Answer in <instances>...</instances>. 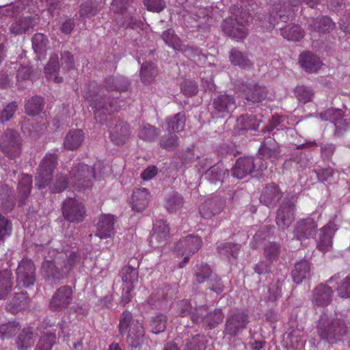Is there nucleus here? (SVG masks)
Segmentation results:
<instances>
[{
  "instance_id": "obj_1",
  "label": "nucleus",
  "mask_w": 350,
  "mask_h": 350,
  "mask_svg": "<svg viewBox=\"0 0 350 350\" xmlns=\"http://www.w3.org/2000/svg\"><path fill=\"white\" fill-rule=\"evenodd\" d=\"M80 260L81 255L76 251L60 252L53 260H44L42 262V275L48 280L59 282L68 276Z\"/></svg>"
},
{
  "instance_id": "obj_2",
  "label": "nucleus",
  "mask_w": 350,
  "mask_h": 350,
  "mask_svg": "<svg viewBox=\"0 0 350 350\" xmlns=\"http://www.w3.org/2000/svg\"><path fill=\"white\" fill-rule=\"evenodd\" d=\"M57 157L56 154H46L40 163L36 175V185L38 188L49 187L53 193L64 191L67 187L66 178L62 174L57 175L52 179V174L56 167Z\"/></svg>"
},
{
  "instance_id": "obj_3",
  "label": "nucleus",
  "mask_w": 350,
  "mask_h": 350,
  "mask_svg": "<svg viewBox=\"0 0 350 350\" xmlns=\"http://www.w3.org/2000/svg\"><path fill=\"white\" fill-rule=\"evenodd\" d=\"M317 328L319 336L329 344L341 340L348 331L347 324L342 319L329 318L326 315L321 316Z\"/></svg>"
},
{
  "instance_id": "obj_4",
  "label": "nucleus",
  "mask_w": 350,
  "mask_h": 350,
  "mask_svg": "<svg viewBox=\"0 0 350 350\" xmlns=\"http://www.w3.org/2000/svg\"><path fill=\"white\" fill-rule=\"evenodd\" d=\"M118 327L121 335L126 334L127 342L132 347L137 348L143 342L144 329L142 323L134 319L130 312L126 310L122 313Z\"/></svg>"
},
{
  "instance_id": "obj_5",
  "label": "nucleus",
  "mask_w": 350,
  "mask_h": 350,
  "mask_svg": "<svg viewBox=\"0 0 350 350\" xmlns=\"http://www.w3.org/2000/svg\"><path fill=\"white\" fill-rule=\"evenodd\" d=\"M83 98L88 100L94 109V118L98 123L103 124L111 119V113L117 110V107L111 102L107 105L105 98L90 89L83 92Z\"/></svg>"
},
{
  "instance_id": "obj_6",
  "label": "nucleus",
  "mask_w": 350,
  "mask_h": 350,
  "mask_svg": "<svg viewBox=\"0 0 350 350\" xmlns=\"http://www.w3.org/2000/svg\"><path fill=\"white\" fill-rule=\"evenodd\" d=\"M100 162L94 164V167H91L83 163H80L75 167L72 172L70 183L74 187L77 189H86L90 187L92 185V178H96L95 170L100 167Z\"/></svg>"
},
{
  "instance_id": "obj_7",
  "label": "nucleus",
  "mask_w": 350,
  "mask_h": 350,
  "mask_svg": "<svg viewBox=\"0 0 350 350\" xmlns=\"http://www.w3.org/2000/svg\"><path fill=\"white\" fill-rule=\"evenodd\" d=\"M21 138L19 133L12 129H7L0 139V149L10 159H15L21 152Z\"/></svg>"
},
{
  "instance_id": "obj_8",
  "label": "nucleus",
  "mask_w": 350,
  "mask_h": 350,
  "mask_svg": "<svg viewBox=\"0 0 350 350\" xmlns=\"http://www.w3.org/2000/svg\"><path fill=\"white\" fill-rule=\"evenodd\" d=\"M224 314L221 309L208 312L205 306L195 308L191 314L194 323H202L204 326L213 329L223 321Z\"/></svg>"
},
{
  "instance_id": "obj_9",
  "label": "nucleus",
  "mask_w": 350,
  "mask_h": 350,
  "mask_svg": "<svg viewBox=\"0 0 350 350\" xmlns=\"http://www.w3.org/2000/svg\"><path fill=\"white\" fill-rule=\"evenodd\" d=\"M202 245V240L199 237L187 235L180 239L175 246V252L184 256L183 261L179 264L183 268L189 261V257L197 252Z\"/></svg>"
},
{
  "instance_id": "obj_10",
  "label": "nucleus",
  "mask_w": 350,
  "mask_h": 350,
  "mask_svg": "<svg viewBox=\"0 0 350 350\" xmlns=\"http://www.w3.org/2000/svg\"><path fill=\"white\" fill-rule=\"evenodd\" d=\"M16 282L18 286L29 287L36 282V266L33 262L29 258H23L16 269Z\"/></svg>"
},
{
  "instance_id": "obj_11",
  "label": "nucleus",
  "mask_w": 350,
  "mask_h": 350,
  "mask_svg": "<svg viewBox=\"0 0 350 350\" xmlns=\"http://www.w3.org/2000/svg\"><path fill=\"white\" fill-rule=\"evenodd\" d=\"M73 294V290L70 286L64 285L58 288L50 300L49 309L56 312H61L67 309L72 303Z\"/></svg>"
},
{
  "instance_id": "obj_12",
  "label": "nucleus",
  "mask_w": 350,
  "mask_h": 350,
  "mask_svg": "<svg viewBox=\"0 0 350 350\" xmlns=\"http://www.w3.org/2000/svg\"><path fill=\"white\" fill-rule=\"evenodd\" d=\"M249 322V315L245 312L229 314L226 320L224 334L225 336L235 337L246 328Z\"/></svg>"
},
{
  "instance_id": "obj_13",
  "label": "nucleus",
  "mask_w": 350,
  "mask_h": 350,
  "mask_svg": "<svg viewBox=\"0 0 350 350\" xmlns=\"http://www.w3.org/2000/svg\"><path fill=\"white\" fill-rule=\"evenodd\" d=\"M237 108L234 98L229 94H219L213 98L211 113L217 118H224Z\"/></svg>"
},
{
  "instance_id": "obj_14",
  "label": "nucleus",
  "mask_w": 350,
  "mask_h": 350,
  "mask_svg": "<svg viewBox=\"0 0 350 350\" xmlns=\"http://www.w3.org/2000/svg\"><path fill=\"white\" fill-rule=\"evenodd\" d=\"M259 156L260 158L257 159V161L260 163L258 170L260 171L267 167V163H264L262 160L271 159L273 161L280 157V147L275 139L269 137L264 140L259 148Z\"/></svg>"
},
{
  "instance_id": "obj_15",
  "label": "nucleus",
  "mask_w": 350,
  "mask_h": 350,
  "mask_svg": "<svg viewBox=\"0 0 350 350\" xmlns=\"http://www.w3.org/2000/svg\"><path fill=\"white\" fill-rule=\"evenodd\" d=\"M62 211L64 218L70 222H81L85 215L84 206L72 198L68 199L64 202Z\"/></svg>"
},
{
  "instance_id": "obj_16",
  "label": "nucleus",
  "mask_w": 350,
  "mask_h": 350,
  "mask_svg": "<svg viewBox=\"0 0 350 350\" xmlns=\"http://www.w3.org/2000/svg\"><path fill=\"white\" fill-rule=\"evenodd\" d=\"M317 227V221L311 217L300 219L295 226L294 237L299 241L313 238L316 234Z\"/></svg>"
},
{
  "instance_id": "obj_17",
  "label": "nucleus",
  "mask_w": 350,
  "mask_h": 350,
  "mask_svg": "<svg viewBox=\"0 0 350 350\" xmlns=\"http://www.w3.org/2000/svg\"><path fill=\"white\" fill-rule=\"evenodd\" d=\"M225 206V201L219 197H214L205 200L200 206L201 216L204 219H211L219 214Z\"/></svg>"
},
{
  "instance_id": "obj_18",
  "label": "nucleus",
  "mask_w": 350,
  "mask_h": 350,
  "mask_svg": "<svg viewBox=\"0 0 350 350\" xmlns=\"http://www.w3.org/2000/svg\"><path fill=\"white\" fill-rule=\"evenodd\" d=\"M334 291L327 284H320L312 291V302L314 306L325 307L330 304Z\"/></svg>"
},
{
  "instance_id": "obj_19",
  "label": "nucleus",
  "mask_w": 350,
  "mask_h": 350,
  "mask_svg": "<svg viewBox=\"0 0 350 350\" xmlns=\"http://www.w3.org/2000/svg\"><path fill=\"white\" fill-rule=\"evenodd\" d=\"M295 205L291 202H283L278 210L276 223L282 230L288 228L295 219Z\"/></svg>"
},
{
  "instance_id": "obj_20",
  "label": "nucleus",
  "mask_w": 350,
  "mask_h": 350,
  "mask_svg": "<svg viewBox=\"0 0 350 350\" xmlns=\"http://www.w3.org/2000/svg\"><path fill=\"white\" fill-rule=\"evenodd\" d=\"M260 165L258 161H254L252 157L239 158L232 169V175L239 179L243 178L250 174Z\"/></svg>"
},
{
  "instance_id": "obj_21",
  "label": "nucleus",
  "mask_w": 350,
  "mask_h": 350,
  "mask_svg": "<svg viewBox=\"0 0 350 350\" xmlns=\"http://www.w3.org/2000/svg\"><path fill=\"white\" fill-rule=\"evenodd\" d=\"M223 30L229 36L237 39H243L247 35L245 25L240 23L237 18L230 17L223 23Z\"/></svg>"
},
{
  "instance_id": "obj_22",
  "label": "nucleus",
  "mask_w": 350,
  "mask_h": 350,
  "mask_svg": "<svg viewBox=\"0 0 350 350\" xmlns=\"http://www.w3.org/2000/svg\"><path fill=\"white\" fill-rule=\"evenodd\" d=\"M336 230V224L329 221L320 230V234L317 241V248L322 252H327L332 246V238Z\"/></svg>"
},
{
  "instance_id": "obj_23",
  "label": "nucleus",
  "mask_w": 350,
  "mask_h": 350,
  "mask_svg": "<svg viewBox=\"0 0 350 350\" xmlns=\"http://www.w3.org/2000/svg\"><path fill=\"white\" fill-rule=\"evenodd\" d=\"M282 196V192L278 186L274 183H270L263 189L260 201L268 207H273L281 199Z\"/></svg>"
},
{
  "instance_id": "obj_24",
  "label": "nucleus",
  "mask_w": 350,
  "mask_h": 350,
  "mask_svg": "<svg viewBox=\"0 0 350 350\" xmlns=\"http://www.w3.org/2000/svg\"><path fill=\"white\" fill-rule=\"evenodd\" d=\"M114 234V217L112 215H102L96 226V235L100 239H107Z\"/></svg>"
},
{
  "instance_id": "obj_25",
  "label": "nucleus",
  "mask_w": 350,
  "mask_h": 350,
  "mask_svg": "<svg viewBox=\"0 0 350 350\" xmlns=\"http://www.w3.org/2000/svg\"><path fill=\"white\" fill-rule=\"evenodd\" d=\"M10 23L9 32L14 35L25 33L35 25L34 18L31 16L12 18Z\"/></svg>"
},
{
  "instance_id": "obj_26",
  "label": "nucleus",
  "mask_w": 350,
  "mask_h": 350,
  "mask_svg": "<svg viewBox=\"0 0 350 350\" xmlns=\"http://www.w3.org/2000/svg\"><path fill=\"white\" fill-rule=\"evenodd\" d=\"M150 199V194L145 188L137 189L133 191L131 203L132 208L138 212L143 211L148 206Z\"/></svg>"
},
{
  "instance_id": "obj_27",
  "label": "nucleus",
  "mask_w": 350,
  "mask_h": 350,
  "mask_svg": "<svg viewBox=\"0 0 350 350\" xmlns=\"http://www.w3.org/2000/svg\"><path fill=\"white\" fill-rule=\"evenodd\" d=\"M130 134L129 126L123 121H118L110 131L111 139L116 145L124 144Z\"/></svg>"
},
{
  "instance_id": "obj_28",
  "label": "nucleus",
  "mask_w": 350,
  "mask_h": 350,
  "mask_svg": "<svg viewBox=\"0 0 350 350\" xmlns=\"http://www.w3.org/2000/svg\"><path fill=\"white\" fill-rule=\"evenodd\" d=\"M299 62L308 72H315L322 65L320 58L310 52L306 51L299 55Z\"/></svg>"
},
{
  "instance_id": "obj_29",
  "label": "nucleus",
  "mask_w": 350,
  "mask_h": 350,
  "mask_svg": "<svg viewBox=\"0 0 350 350\" xmlns=\"http://www.w3.org/2000/svg\"><path fill=\"white\" fill-rule=\"evenodd\" d=\"M310 263L308 260H301L296 262L291 272L293 282L298 284H301L304 280L310 278Z\"/></svg>"
},
{
  "instance_id": "obj_30",
  "label": "nucleus",
  "mask_w": 350,
  "mask_h": 350,
  "mask_svg": "<svg viewBox=\"0 0 350 350\" xmlns=\"http://www.w3.org/2000/svg\"><path fill=\"white\" fill-rule=\"evenodd\" d=\"M29 301L27 293H15L11 300L6 305V310L12 314H16L25 309Z\"/></svg>"
},
{
  "instance_id": "obj_31",
  "label": "nucleus",
  "mask_w": 350,
  "mask_h": 350,
  "mask_svg": "<svg viewBox=\"0 0 350 350\" xmlns=\"http://www.w3.org/2000/svg\"><path fill=\"white\" fill-rule=\"evenodd\" d=\"M186 118L184 113H178L172 117L165 119V129L170 133L182 131L185 126Z\"/></svg>"
},
{
  "instance_id": "obj_32",
  "label": "nucleus",
  "mask_w": 350,
  "mask_h": 350,
  "mask_svg": "<svg viewBox=\"0 0 350 350\" xmlns=\"http://www.w3.org/2000/svg\"><path fill=\"white\" fill-rule=\"evenodd\" d=\"M184 204L183 196L176 192L171 191L164 198V206L169 213H176L180 210Z\"/></svg>"
},
{
  "instance_id": "obj_33",
  "label": "nucleus",
  "mask_w": 350,
  "mask_h": 350,
  "mask_svg": "<svg viewBox=\"0 0 350 350\" xmlns=\"http://www.w3.org/2000/svg\"><path fill=\"white\" fill-rule=\"evenodd\" d=\"M84 139V133L80 129H72L66 135L64 146L69 150L77 149Z\"/></svg>"
},
{
  "instance_id": "obj_34",
  "label": "nucleus",
  "mask_w": 350,
  "mask_h": 350,
  "mask_svg": "<svg viewBox=\"0 0 350 350\" xmlns=\"http://www.w3.org/2000/svg\"><path fill=\"white\" fill-rule=\"evenodd\" d=\"M228 171L222 163H218L210 167L204 173V178L212 183L223 182Z\"/></svg>"
},
{
  "instance_id": "obj_35",
  "label": "nucleus",
  "mask_w": 350,
  "mask_h": 350,
  "mask_svg": "<svg viewBox=\"0 0 350 350\" xmlns=\"http://www.w3.org/2000/svg\"><path fill=\"white\" fill-rule=\"evenodd\" d=\"M59 69V57L57 54L51 55L49 63L44 68V73L48 80L53 81L57 83H60L63 81L61 77L56 75V73Z\"/></svg>"
},
{
  "instance_id": "obj_36",
  "label": "nucleus",
  "mask_w": 350,
  "mask_h": 350,
  "mask_svg": "<svg viewBox=\"0 0 350 350\" xmlns=\"http://www.w3.org/2000/svg\"><path fill=\"white\" fill-rule=\"evenodd\" d=\"M267 93L265 87L256 84H250L244 90L245 99L253 103L260 102L264 100L267 96Z\"/></svg>"
},
{
  "instance_id": "obj_37",
  "label": "nucleus",
  "mask_w": 350,
  "mask_h": 350,
  "mask_svg": "<svg viewBox=\"0 0 350 350\" xmlns=\"http://www.w3.org/2000/svg\"><path fill=\"white\" fill-rule=\"evenodd\" d=\"M13 277L11 271L5 269L0 271V300L4 299L13 288Z\"/></svg>"
},
{
  "instance_id": "obj_38",
  "label": "nucleus",
  "mask_w": 350,
  "mask_h": 350,
  "mask_svg": "<svg viewBox=\"0 0 350 350\" xmlns=\"http://www.w3.org/2000/svg\"><path fill=\"white\" fill-rule=\"evenodd\" d=\"M123 286L133 289L138 282V271L131 266H125L121 271Z\"/></svg>"
},
{
  "instance_id": "obj_39",
  "label": "nucleus",
  "mask_w": 350,
  "mask_h": 350,
  "mask_svg": "<svg viewBox=\"0 0 350 350\" xmlns=\"http://www.w3.org/2000/svg\"><path fill=\"white\" fill-rule=\"evenodd\" d=\"M34 343L33 332L31 328H25L18 334L16 340L18 350H27Z\"/></svg>"
},
{
  "instance_id": "obj_40",
  "label": "nucleus",
  "mask_w": 350,
  "mask_h": 350,
  "mask_svg": "<svg viewBox=\"0 0 350 350\" xmlns=\"http://www.w3.org/2000/svg\"><path fill=\"white\" fill-rule=\"evenodd\" d=\"M260 120H258L256 116L253 115H244L240 116L237 119V128L239 130L248 131V130H257Z\"/></svg>"
},
{
  "instance_id": "obj_41",
  "label": "nucleus",
  "mask_w": 350,
  "mask_h": 350,
  "mask_svg": "<svg viewBox=\"0 0 350 350\" xmlns=\"http://www.w3.org/2000/svg\"><path fill=\"white\" fill-rule=\"evenodd\" d=\"M206 340L204 335L196 334L185 339L182 346V350H205Z\"/></svg>"
},
{
  "instance_id": "obj_42",
  "label": "nucleus",
  "mask_w": 350,
  "mask_h": 350,
  "mask_svg": "<svg viewBox=\"0 0 350 350\" xmlns=\"http://www.w3.org/2000/svg\"><path fill=\"white\" fill-rule=\"evenodd\" d=\"M31 42L34 52L38 59H40L41 56L44 55L46 52L49 40L43 33H37L32 37Z\"/></svg>"
},
{
  "instance_id": "obj_43",
  "label": "nucleus",
  "mask_w": 350,
  "mask_h": 350,
  "mask_svg": "<svg viewBox=\"0 0 350 350\" xmlns=\"http://www.w3.org/2000/svg\"><path fill=\"white\" fill-rule=\"evenodd\" d=\"M101 9L97 1L87 0L81 4L79 10L81 17L90 18L95 16Z\"/></svg>"
},
{
  "instance_id": "obj_44",
  "label": "nucleus",
  "mask_w": 350,
  "mask_h": 350,
  "mask_svg": "<svg viewBox=\"0 0 350 350\" xmlns=\"http://www.w3.org/2000/svg\"><path fill=\"white\" fill-rule=\"evenodd\" d=\"M169 233L170 228L167 224L163 221H159L154 225L151 239L162 243L166 240Z\"/></svg>"
},
{
  "instance_id": "obj_45",
  "label": "nucleus",
  "mask_w": 350,
  "mask_h": 350,
  "mask_svg": "<svg viewBox=\"0 0 350 350\" xmlns=\"http://www.w3.org/2000/svg\"><path fill=\"white\" fill-rule=\"evenodd\" d=\"M229 58L232 64L238 66L242 68H249L252 65L248 57L236 49H232L230 51Z\"/></svg>"
},
{
  "instance_id": "obj_46",
  "label": "nucleus",
  "mask_w": 350,
  "mask_h": 350,
  "mask_svg": "<svg viewBox=\"0 0 350 350\" xmlns=\"http://www.w3.org/2000/svg\"><path fill=\"white\" fill-rule=\"evenodd\" d=\"M43 105L42 98L33 96L27 100L25 105V113L29 116H36L42 110Z\"/></svg>"
},
{
  "instance_id": "obj_47",
  "label": "nucleus",
  "mask_w": 350,
  "mask_h": 350,
  "mask_svg": "<svg viewBox=\"0 0 350 350\" xmlns=\"http://www.w3.org/2000/svg\"><path fill=\"white\" fill-rule=\"evenodd\" d=\"M310 26L318 32L325 33L332 29L334 24L329 17L322 16L314 19Z\"/></svg>"
},
{
  "instance_id": "obj_48",
  "label": "nucleus",
  "mask_w": 350,
  "mask_h": 350,
  "mask_svg": "<svg viewBox=\"0 0 350 350\" xmlns=\"http://www.w3.org/2000/svg\"><path fill=\"white\" fill-rule=\"evenodd\" d=\"M167 321V316L159 313L153 317L150 321L149 327L150 331L154 334H159L163 332L166 329V324Z\"/></svg>"
},
{
  "instance_id": "obj_49",
  "label": "nucleus",
  "mask_w": 350,
  "mask_h": 350,
  "mask_svg": "<svg viewBox=\"0 0 350 350\" xmlns=\"http://www.w3.org/2000/svg\"><path fill=\"white\" fill-rule=\"evenodd\" d=\"M282 36L292 41H298L304 36V31L299 25L286 26L281 29Z\"/></svg>"
},
{
  "instance_id": "obj_50",
  "label": "nucleus",
  "mask_w": 350,
  "mask_h": 350,
  "mask_svg": "<svg viewBox=\"0 0 350 350\" xmlns=\"http://www.w3.org/2000/svg\"><path fill=\"white\" fill-rule=\"evenodd\" d=\"M56 336L54 333L47 332L40 338L35 350H51L55 344Z\"/></svg>"
},
{
  "instance_id": "obj_51",
  "label": "nucleus",
  "mask_w": 350,
  "mask_h": 350,
  "mask_svg": "<svg viewBox=\"0 0 350 350\" xmlns=\"http://www.w3.org/2000/svg\"><path fill=\"white\" fill-rule=\"evenodd\" d=\"M162 39L169 46L173 48L174 50L178 51L180 49L181 40L175 34L174 31L169 29L162 33Z\"/></svg>"
},
{
  "instance_id": "obj_52",
  "label": "nucleus",
  "mask_w": 350,
  "mask_h": 350,
  "mask_svg": "<svg viewBox=\"0 0 350 350\" xmlns=\"http://www.w3.org/2000/svg\"><path fill=\"white\" fill-rule=\"evenodd\" d=\"M217 249L219 252L228 258L230 256L236 258L240 250L238 244H232L231 243H222L218 245Z\"/></svg>"
},
{
  "instance_id": "obj_53",
  "label": "nucleus",
  "mask_w": 350,
  "mask_h": 350,
  "mask_svg": "<svg viewBox=\"0 0 350 350\" xmlns=\"http://www.w3.org/2000/svg\"><path fill=\"white\" fill-rule=\"evenodd\" d=\"M294 92L297 99L303 103L311 101L314 96V92L311 88L305 85L297 86Z\"/></svg>"
},
{
  "instance_id": "obj_54",
  "label": "nucleus",
  "mask_w": 350,
  "mask_h": 350,
  "mask_svg": "<svg viewBox=\"0 0 350 350\" xmlns=\"http://www.w3.org/2000/svg\"><path fill=\"white\" fill-rule=\"evenodd\" d=\"M159 134L155 127L150 124H144L139 132V137L144 141L152 142L157 138Z\"/></svg>"
},
{
  "instance_id": "obj_55",
  "label": "nucleus",
  "mask_w": 350,
  "mask_h": 350,
  "mask_svg": "<svg viewBox=\"0 0 350 350\" xmlns=\"http://www.w3.org/2000/svg\"><path fill=\"white\" fill-rule=\"evenodd\" d=\"M157 70L154 64L151 62H145L141 67V78L144 83L150 82L156 75Z\"/></svg>"
},
{
  "instance_id": "obj_56",
  "label": "nucleus",
  "mask_w": 350,
  "mask_h": 350,
  "mask_svg": "<svg viewBox=\"0 0 350 350\" xmlns=\"http://www.w3.org/2000/svg\"><path fill=\"white\" fill-rule=\"evenodd\" d=\"M19 324L16 322H8L0 325V337L2 338H10L19 330Z\"/></svg>"
},
{
  "instance_id": "obj_57",
  "label": "nucleus",
  "mask_w": 350,
  "mask_h": 350,
  "mask_svg": "<svg viewBox=\"0 0 350 350\" xmlns=\"http://www.w3.org/2000/svg\"><path fill=\"white\" fill-rule=\"evenodd\" d=\"M32 180L31 177L29 175H23L18 185V190L22 195V197L25 199L31 192Z\"/></svg>"
},
{
  "instance_id": "obj_58",
  "label": "nucleus",
  "mask_w": 350,
  "mask_h": 350,
  "mask_svg": "<svg viewBox=\"0 0 350 350\" xmlns=\"http://www.w3.org/2000/svg\"><path fill=\"white\" fill-rule=\"evenodd\" d=\"M12 228V222L0 214V243L11 234Z\"/></svg>"
},
{
  "instance_id": "obj_59",
  "label": "nucleus",
  "mask_w": 350,
  "mask_h": 350,
  "mask_svg": "<svg viewBox=\"0 0 350 350\" xmlns=\"http://www.w3.org/2000/svg\"><path fill=\"white\" fill-rule=\"evenodd\" d=\"M212 271L206 264H202L197 267L196 270V278L198 283L205 282L211 275Z\"/></svg>"
},
{
  "instance_id": "obj_60",
  "label": "nucleus",
  "mask_w": 350,
  "mask_h": 350,
  "mask_svg": "<svg viewBox=\"0 0 350 350\" xmlns=\"http://www.w3.org/2000/svg\"><path fill=\"white\" fill-rule=\"evenodd\" d=\"M161 146L163 148L171 150L178 146V138L174 133H169L162 137Z\"/></svg>"
},
{
  "instance_id": "obj_61",
  "label": "nucleus",
  "mask_w": 350,
  "mask_h": 350,
  "mask_svg": "<svg viewBox=\"0 0 350 350\" xmlns=\"http://www.w3.org/2000/svg\"><path fill=\"white\" fill-rule=\"evenodd\" d=\"M280 252V246L279 244L271 242L265 247V256L267 260L272 261L276 259Z\"/></svg>"
},
{
  "instance_id": "obj_62",
  "label": "nucleus",
  "mask_w": 350,
  "mask_h": 350,
  "mask_svg": "<svg viewBox=\"0 0 350 350\" xmlns=\"http://www.w3.org/2000/svg\"><path fill=\"white\" fill-rule=\"evenodd\" d=\"M121 79L111 77L106 79L105 87L108 91H124L126 88V84H122L120 83Z\"/></svg>"
},
{
  "instance_id": "obj_63",
  "label": "nucleus",
  "mask_w": 350,
  "mask_h": 350,
  "mask_svg": "<svg viewBox=\"0 0 350 350\" xmlns=\"http://www.w3.org/2000/svg\"><path fill=\"white\" fill-rule=\"evenodd\" d=\"M17 109V105L15 102L8 103L1 111L0 121L1 122L9 121L14 116Z\"/></svg>"
},
{
  "instance_id": "obj_64",
  "label": "nucleus",
  "mask_w": 350,
  "mask_h": 350,
  "mask_svg": "<svg viewBox=\"0 0 350 350\" xmlns=\"http://www.w3.org/2000/svg\"><path fill=\"white\" fill-rule=\"evenodd\" d=\"M336 291L340 297H350V275L344 278L338 285Z\"/></svg>"
}]
</instances>
